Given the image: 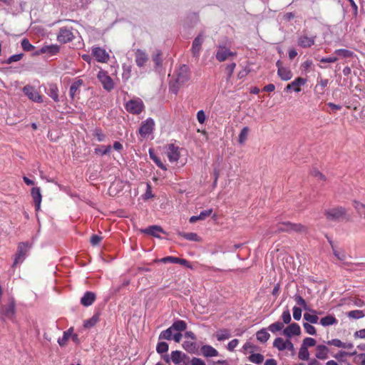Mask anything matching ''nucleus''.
I'll return each mask as SVG.
<instances>
[{"label": "nucleus", "mask_w": 365, "mask_h": 365, "mask_svg": "<svg viewBox=\"0 0 365 365\" xmlns=\"http://www.w3.org/2000/svg\"><path fill=\"white\" fill-rule=\"evenodd\" d=\"M201 352L205 357L218 356V351L210 345H204L201 347Z\"/></svg>", "instance_id": "obj_25"}, {"label": "nucleus", "mask_w": 365, "mask_h": 365, "mask_svg": "<svg viewBox=\"0 0 365 365\" xmlns=\"http://www.w3.org/2000/svg\"><path fill=\"white\" fill-rule=\"evenodd\" d=\"M302 317V309L299 307H293V317L295 320L299 321Z\"/></svg>", "instance_id": "obj_59"}, {"label": "nucleus", "mask_w": 365, "mask_h": 365, "mask_svg": "<svg viewBox=\"0 0 365 365\" xmlns=\"http://www.w3.org/2000/svg\"><path fill=\"white\" fill-rule=\"evenodd\" d=\"M328 345H332L339 348H343L344 342H342L341 340L338 339H334L328 341L327 342Z\"/></svg>", "instance_id": "obj_57"}, {"label": "nucleus", "mask_w": 365, "mask_h": 365, "mask_svg": "<svg viewBox=\"0 0 365 365\" xmlns=\"http://www.w3.org/2000/svg\"><path fill=\"white\" fill-rule=\"evenodd\" d=\"M154 128L155 122L149 118L142 123L138 130L139 134L143 138H146L153 132Z\"/></svg>", "instance_id": "obj_6"}, {"label": "nucleus", "mask_w": 365, "mask_h": 365, "mask_svg": "<svg viewBox=\"0 0 365 365\" xmlns=\"http://www.w3.org/2000/svg\"><path fill=\"white\" fill-rule=\"evenodd\" d=\"M303 327L307 334H311V335L316 334V329L314 326L311 325L309 323H304L303 324Z\"/></svg>", "instance_id": "obj_56"}, {"label": "nucleus", "mask_w": 365, "mask_h": 365, "mask_svg": "<svg viewBox=\"0 0 365 365\" xmlns=\"http://www.w3.org/2000/svg\"><path fill=\"white\" fill-rule=\"evenodd\" d=\"M286 342L287 340H284L281 337H277L274 341L273 346L279 351H284L287 349Z\"/></svg>", "instance_id": "obj_34"}, {"label": "nucleus", "mask_w": 365, "mask_h": 365, "mask_svg": "<svg viewBox=\"0 0 365 365\" xmlns=\"http://www.w3.org/2000/svg\"><path fill=\"white\" fill-rule=\"evenodd\" d=\"M190 78V69L186 65H182L177 71L176 82L182 85L187 82Z\"/></svg>", "instance_id": "obj_8"}, {"label": "nucleus", "mask_w": 365, "mask_h": 365, "mask_svg": "<svg viewBox=\"0 0 365 365\" xmlns=\"http://www.w3.org/2000/svg\"><path fill=\"white\" fill-rule=\"evenodd\" d=\"M73 38L74 35L71 29L66 27H63L60 29L59 33L57 36V40L59 42L66 43L69 41H71Z\"/></svg>", "instance_id": "obj_11"}, {"label": "nucleus", "mask_w": 365, "mask_h": 365, "mask_svg": "<svg viewBox=\"0 0 365 365\" xmlns=\"http://www.w3.org/2000/svg\"><path fill=\"white\" fill-rule=\"evenodd\" d=\"M305 227L301 224H293L289 222H282L279 224L278 230L281 232H299L305 231Z\"/></svg>", "instance_id": "obj_7"}, {"label": "nucleus", "mask_w": 365, "mask_h": 365, "mask_svg": "<svg viewBox=\"0 0 365 365\" xmlns=\"http://www.w3.org/2000/svg\"><path fill=\"white\" fill-rule=\"evenodd\" d=\"M92 54L96 61L100 63H107L110 58V56L106 51L100 47H93L92 48Z\"/></svg>", "instance_id": "obj_12"}, {"label": "nucleus", "mask_w": 365, "mask_h": 365, "mask_svg": "<svg viewBox=\"0 0 365 365\" xmlns=\"http://www.w3.org/2000/svg\"><path fill=\"white\" fill-rule=\"evenodd\" d=\"M315 36L308 37L307 36H302L299 38L298 45L302 48L311 47L314 44Z\"/></svg>", "instance_id": "obj_22"}, {"label": "nucleus", "mask_w": 365, "mask_h": 365, "mask_svg": "<svg viewBox=\"0 0 365 365\" xmlns=\"http://www.w3.org/2000/svg\"><path fill=\"white\" fill-rule=\"evenodd\" d=\"M235 66L236 64L235 63H230L226 66L225 71L229 78L232 76Z\"/></svg>", "instance_id": "obj_61"}, {"label": "nucleus", "mask_w": 365, "mask_h": 365, "mask_svg": "<svg viewBox=\"0 0 365 365\" xmlns=\"http://www.w3.org/2000/svg\"><path fill=\"white\" fill-rule=\"evenodd\" d=\"M315 356L318 359L324 360L328 358L329 349L324 345L317 346Z\"/></svg>", "instance_id": "obj_23"}, {"label": "nucleus", "mask_w": 365, "mask_h": 365, "mask_svg": "<svg viewBox=\"0 0 365 365\" xmlns=\"http://www.w3.org/2000/svg\"><path fill=\"white\" fill-rule=\"evenodd\" d=\"M182 347L188 352H193L195 349V344L191 341H184Z\"/></svg>", "instance_id": "obj_54"}, {"label": "nucleus", "mask_w": 365, "mask_h": 365, "mask_svg": "<svg viewBox=\"0 0 365 365\" xmlns=\"http://www.w3.org/2000/svg\"><path fill=\"white\" fill-rule=\"evenodd\" d=\"M23 92L32 101L36 102V103L43 102L42 96L35 89L34 87H33L30 85H26L23 88Z\"/></svg>", "instance_id": "obj_9"}, {"label": "nucleus", "mask_w": 365, "mask_h": 365, "mask_svg": "<svg viewBox=\"0 0 365 365\" xmlns=\"http://www.w3.org/2000/svg\"><path fill=\"white\" fill-rule=\"evenodd\" d=\"M329 242L332 247L334 255L341 261L345 260L346 258V253L342 250H338L335 249L331 241H330Z\"/></svg>", "instance_id": "obj_40"}, {"label": "nucleus", "mask_w": 365, "mask_h": 365, "mask_svg": "<svg viewBox=\"0 0 365 365\" xmlns=\"http://www.w3.org/2000/svg\"><path fill=\"white\" fill-rule=\"evenodd\" d=\"M284 323L281 322H274L273 324H271L269 327H268V330L270 331L272 333L274 334L279 331H281V330H283L284 329Z\"/></svg>", "instance_id": "obj_36"}, {"label": "nucleus", "mask_w": 365, "mask_h": 365, "mask_svg": "<svg viewBox=\"0 0 365 365\" xmlns=\"http://www.w3.org/2000/svg\"><path fill=\"white\" fill-rule=\"evenodd\" d=\"M256 336L257 340L263 343L266 342L270 336L269 334L267 331L265 329H262L259 331H258L256 334Z\"/></svg>", "instance_id": "obj_33"}, {"label": "nucleus", "mask_w": 365, "mask_h": 365, "mask_svg": "<svg viewBox=\"0 0 365 365\" xmlns=\"http://www.w3.org/2000/svg\"><path fill=\"white\" fill-rule=\"evenodd\" d=\"M173 329L170 327L168 329L161 331L159 335V339L170 340L173 336Z\"/></svg>", "instance_id": "obj_38"}, {"label": "nucleus", "mask_w": 365, "mask_h": 365, "mask_svg": "<svg viewBox=\"0 0 365 365\" xmlns=\"http://www.w3.org/2000/svg\"><path fill=\"white\" fill-rule=\"evenodd\" d=\"M171 327L173 331L175 330L180 332L186 329L187 324L182 320H178L172 324Z\"/></svg>", "instance_id": "obj_29"}, {"label": "nucleus", "mask_w": 365, "mask_h": 365, "mask_svg": "<svg viewBox=\"0 0 365 365\" xmlns=\"http://www.w3.org/2000/svg\"><path fill=\"white\" fill-rule=\"evenodd\" d=\"M144 108V103L140 98L130 100L125 104L127 111L135 115L140 114L143 110Z\"/></svg>", "instance_id": "obj_3"}, {"label": "nucleus", "mask_w": 365, "mask_h": 365, "mask_svg": "<svg viewBox=\"0 0 365 365\" xmlns=\"http://www.w3.org/2000/svg\"><path fill=\"white\" fill-rule=\"evenodd\" d=\"M73 332V328H70L66 331L63 332V335L61 338L58 339V343L61 346H63L66 344L67 341L71 337Z\"/></svg>", "instance_id": "obj_31"}, {"label": "nucleus", "mask_w": 365, "mask_h": 365, "mask_svg": "<svg viewBox=\"0 0 365 365\" xmlns=\"http://www.w3.org/2000/svg\"><path fill=\"white\" fill-rule=\"evenodd\" d=\"M149 155L150 158L155 163V164L161 169L166 170L167 168L165 165L161 162L160 158L157 157L152 150H149Z\"/></svg>", "instance_id": "obj_43"}, {"label": "nucleus", "mask_w": 365, "mask_h": 365, "mask_svg": "<svg viewBox=\"0 0 365 365\" xmlns=\"http://www.w3.org/2000/svg\"><path fill=\"white\" fill-rule=\"evenodd\" d=\"M59 51V46L57 45H50V46H44L41 48V49L36 53V55H39L41 53H48L50 55H55L58 53Z\"/></svg>", "instance_id": "obj_20"}, {"label": "nucleus", "mask_w": 365, "mask_h": 365, "mask_svg": "<svg viewBox=\"0 0 365 365\" xmlns=\"http://www.w3.org/2000/svg\"><path fill=\"white\" fill-rule=\"evenodd\" d=\"M148 61L149 57L145 51L141 49H137L135 51V61L138 67L141 68L145 66Z\"/></svg>", "instance_id": "obj_14"}, {"label": "nucleus", "mask_w": 365, "mask_h": 365, "mask_svg": "<svg viewBox=\"0 0 365 365\" xmlns=\"http://www.w3.org/2000/svg\"><path fill=\"white\" fill-rule=\"evenodd\" d=\"M179 235L182 237L183 238L194 242L200 241V238L196 233L194 232H179Z\"/></svg>", "instance_id": "obj_35"}, {"label": "nucleus", "mask_w": 365, "mask_h": 365, "mask_svg": "<svg viewBox=\"0 0 365 365\" xmlns=\"http://www.w3.org/2000/svg\"><path fill=\"white\" fill-rule=\"evenodd\" d=\"M301 333V329L297 323H292L283 329L282 334L287 338L298 336Z\"/></svg>", "instance_id": "obj_15"}, {"label": "nucleus", "mask_w": 365, "mask_h": 365, "mask_svg": "<svg viewBox=\"0 0 365 365\" xmlns=\"http://www.w3.org/2000/svg\"><path fill=\"white\" fill-rule=\"evenodd\" d=\"M97 78L101 83L103 88L108 91H110L114 88L115 84L110 76L105 71L101 70L97 74Z\"/></svg>", "instance_id": "obj_5"}, {"label": "nucleus", "mask_w": 365, "mask_h": 365, "mask_svg": "<svg viewBox=\"0 0 365 365\" xmlns=\"http://www.w3.org/2000/svg\"><path fill=\"white\" fill-rule=\"evenodd\" d=\"M153 61L156 66H160L162 63V52L160 50H156L152 56Z\"/></svg>", "instance_id": "obj_46"}, {"label": "nucleus", "mask_w": 365, "mask_h": 365, "mask_svg": "<svg viewBox=\"0 0 365 365\" xmlns=\"http://www.w3.org/2000/svg\"><path fill=\"white\" fill-rule=\"evenodd\" d=\"M177 261H178V257H171V256L165 257L161 258L160 259L155 260V262H163V263H168V262L177 263Z\"/></svg>", "instance_id": "obj_55"}, {"label": "nucleus", "mask_w": 365, "mask_h": 365, "mask_svg": "<svg viewBox=\"0 0 365 365\" xmlns=\"http://www.w3.org/2000/svg\"><path fill=\"white\" fill-rule=\"evenodd\" d=\"M249 360L255 364H259L264 360V356L260 354H252L250 356Z\"/></svg>", "instance_id": "obj_47"}, {"label": "nucleus", "mask_w": 365, "mask_h": 365, "mask_svg": "<svg viewBox=\"0 0 365 365\" xmlns=\"http://www.w3.org/2000/svg\"><path fill=\"white\" fill-rule=\"evenodd\" d=\"M205 36L200 34L192 41L191 52L195 58H198L202 49V45L204 42Z\"/></svg>", "instance_id": "obj_10"}, {"label": "nucleus", "mask_w": 365, "mask_h": 365, "mask_svg": "<svg viewBox=\"0 0 365 365\" xmlns=\"http://www.w3.org/2000/svg\"><path fill=\"white\" fill-rule=\"evenodd\" d=\"M185 356L186 355L182 354L180 351H174L171 353V359L175 364H180L182 360V357Z\"/></svg>", "instance_id": "obj_30"}, {"label": "nucleus", "mask_w": 365, "mask_h": 365, "mask_svg": "<svg viewBox=\"0 0 365 365\" xmlns=\"http://www.w3.org/2000/svg\"><path fill=\"white\" fill-rule=\"evenodd\" d=\"M347 316L349 318L359 319L365 317V312L364 310H352L347 313Z\"/></svg>", "instance_id": "obj_32"}, {"label": "nucleus", "mask_w": 365, "mask_h": 365, "mask_svg": "<svg viewBox=\"0 0 365 365\" xmlns=\"http://www.w3.org/2000/svg\"><path fill=\"white\" fill-rule=\"evenodd\" d=\"M212 209H209V210H204V211L201 212L200 213V215H198L200 220H205L207 217H209L212 214Z\"/></svg>", "instance_id": "obj_62"}, {"label": "nucleus", "mask_w": 365, "mask_h": 365, "mask_svg": "<svg viewBox=\"0 0 365 365\" xmlns=\"http://www.w3.org/2000/svg\"><path fill=\"white\" fill-rule=\"evenodd\" d=\"M353 206L359 214L361 215L363 210L365 209V204L358 200L353 201Z\"/></svg>", "instance_id": "obj_49"}, {"label": "nucleus", "mask_w": 365, "mask_h": 365, "mask_svg": "<svg viewBox=\"0 0 365 365\" xmlns=\"http://www.w3.org/2000/svg\"><path fill=\"white\" fill-rule=\"evenodd\" d=\"M47 94L55 101L58 102V88L56 84L50 85Z\"/></svg>", "instance_id": "obj_27"}, {"label": "nucleus", "mask_w": 365, "mask_h": 365, "mask_svg": "<svg viewBox=\"0 0 365 365\" xmlns=\"http://www.w3.org/2000/svg\"><path fill=\"white\" fill-rule=\"evenodd\" d=\"M337 322V319L333 315H327L320 319V324L323 327L336 324Z\"/></svg>", "instance_id": "obj_28"}, {"label": "nucleus", "mask_w": 365, "mask_h": 365, "mask_svg": "<svg viewBox=\"0 0 365 365\" xmlns=\"http://www.w3.org/2000/svg\"><path fill=\"white\" fill-rule=\"evenodd\" d=\"M277 75L282 81H289L292 78V73L289 68L283 67L277 70Z\"/></svg>", "instance_id": "obj_26"}, {"label": "nucleus", "mask_w": 365, "mask_h": 365, "mask_svg": "<svg viewBox=\"0 0 365 365\" xmlns=\"http://www.w3.org/2000/svg\"><path fill=\"white\" fill-rule=\"evenodd\" d=\"M99 320L98 314H94L91 319L86 320L84 322V327L90 329L93 327Z\"/></svg>", "instance_id": "obj_39"}, {"label": "nucleus", "mask_w": 365, "mask_h": 365, "mask_svg": "<svg viewBox=\"0 0 365 365\" xmlns=\"http://www.w3.org/2000/svg\"><path fill=\"white\" fill-rule=\"evenodd\" d=\"M156 351L158 354H163L168 351V344L166 342H159L156 346Z\"/></svg>", "instance_id": "obj_48"}, {"label": "nucleus", "mask_w": 365, "mask_h": 365, "mask_svg": "<svg viewBox=\"0 0 365 365\" xmlns=\"http://www.w3.org/2000/svg\"><path fill=\"white\" fill-rule=\"evenodd\" d=\"M316 343L317 341L311 337H307L303 340L302 345L306 348H308L315 346Z\"/></svg>", "instance_id": "obj_51"}, {"label": "nucleus", "mask_w": 365, "mask_h": 365, "mask_svg": "<svg viewBox=\"0 0 365 365\" xmlns=\"http://www.w3.org/2000/svg\"><path fill=\"white\" fill-rule=\"evenodd\" d=\"M307 83V80L305 78L298 77L292 83H289L285 90L289 91L292 88L296 92H299L301 91L300 86H304Z\"/></svg>", "instance_id": "obj_18"}, {"label": "nucleus", "mask_w": 365, "mask_h": 365, "mask_svg": "<svg viewBox=\"0 0 365 365\" xmlns=\"http://www.w3.org/2000/svg\"><path fill=\"white\" fill-rule=\"evenodd\" d=\"M281 318L283 321L282 323H284V324H289L291 322L292 317H291L289 310L288 309H287L286 310H284L282 312Z\"/></svg>", "instance_id": "obj_53"}, {"label": "nucleus", "mask_w": 365, "mask_h": 365, "mask_svg": "<svg viewBox=\"0 0 365 365\" xmlns=\"http://www.w3.org/2000/svg\"><path fill=\"white\" fill-rule=\"evenodd\" d=\"M142 232L145 234L155 237H160V234L163 233L164 231L161 228V227L158 225L150 226L148 228L143 230Z\"/></svg>", "instance_id": "obj_21"}, {"label": "nucleus", "mask_w": 365, "mask_h": 365, "mask_svg": "<svg viewBox=\"0 0 365 365\" xmlns=\"http://www.w3.org/2000/svg\"><path fill=\"white\" fill-rule=\"evenodd\" d=\"M143 197L144 200H148L150 198L153 197V195L152 194V190H151V186L150 184H147L146 191H145V194L143 195Z\"/></svg>", "instance_id": "obj_60"}, {"label": "nucleus", "mask_w": 365, "mask_h": 365, "mask_svg": "<svg viewBox=\"0 0 365 365\" xmlns=\"http://www.w3.org/2000/svg\"><path fill=\"white\" fill-rule=\"evenodd\" d=\"M96 299V294L91 292H87L81 299V304L85 307L91 305Z\"/></svg>", "instance_id": "obj_24"}, {"label": "nucleus", "mask_w": 365, "mask_h": 365, "mask_svg": "<svg viewBox=\"0 0 365 365\" xmlns=\"http://www.w3.org/2000/svg\"><path fill=\"white\" fill-rule=\"evenodd\" d=\"M16 308L15 301L14 298L9 299L7 304L3 306L1 309L0 314L2 319H12L15 316Z\"/></svg>", "instance_id": "obj_2"}, {"label": "nucleus", "mask_w": 365, "mask_h": 365, "mask_svg": "<svg viewBox=\"0 0 365 365\" xmlns=\"http://www.w3.org/2000/svg\"><path fill=\"white\" fill-rule=\"evenodd\" d=\"M23 57V54L22 53H19V54H15V55H13V56H11L6 61V63L10 64L13 62H16V61H20Z\"/></svg>", "instance_id": "obj_58"}, {"label": "nucleus", "mask_w": 365, "mask_h": 365, "mask_svg": "<svg viewBox=\"0 0 365 365\" xmlns=\"http://www.w3.org/2000/svg\"><path fill=\"white\" fill-rule=\"evenodd\" d=\"M334 53L343 58H351L354 55L351 51L347 49H336L334 51Z\"/></svg>", "instance_id": "obj_45"}, {"label": "nucleus", "mask_w": 365, "mask_h": 365, "mask_svg": "<svg viewBox=\"0 0 365 365\" xmlns=\"http://www.w3.org/2000/svg\"><path fill=\"white\" fill-rule=\"evenodd\" d=\"M250 129L248 127H244L239 135L238 142L243 144L247 139Z\"/></svg>", "instance_id": "obj_44"}, {"label": "nucleus", "mask_w": 365, "mask_h": 365, "mask_svg": "<svg viewBox=\"0 0 365 365\" xmlns=\"http://www.w3.org/2000/svg\"><path fill=\"white\" fill-rule=\"evenodd\" d=\"M83 85V81L81 79H78L71 84L69 90V96L71 99H74L75 96L79 93L80 88Z\"/></svg>", "instance_id": "obj_19"}, {"label": "nucleus", "mask_w": 365, "mask_h": 365, "mask_svg": "<svg viewBox=\"0 0 365 365\" xmlns=\"http://www.w3.org/2000/svg\"><path fill=\"white\" fill-rule=\"evenodd\" d=\"M21 46L22 48L26 51H30L34 48V46L30 43L29 41L27 38H24L21 41Z\"/></svg>", "instance_id": "obj_52"}, {"label": "nucleus", "mask_w": 365, "mask_h": 365, "mask_svg": "<svg viewBox=\"0 0 365 365\" xmlns=\"http://www.w3.org/2000/svg\"><path fill=\"white\" fill-rule=\"evenodd\" d=\"M31 247L32 243L29 242H21L18 244L17 251L14 255L12 267H15L24 261Z\"/></svg>", "instance_id": "obj_1"}, {"label": "nucleus", "mask_w": 365, "mask_h": 365, "mask_svg": "<svg viewBox=\"0 0 365 365\" xmlns=\"http://www.w3.org/2000/svg\"><path fill=\"white\" fill-rule=\"evenodd\" d=\"M298 357L299 359L303 361H307L309 359V352L308 351V348H306L301 345V347L299 351Z\"/></svg>", "instance_id": "obj_37"}, {"label": "nucleus", "mask_w": 365, "mask_h": 365, "mask_svg": "<svg viewBox=\"0 0 365 365\" xmlns=\"http://www.w3.org/2000/svg\"><path fill=\"white\" fill-rule=\"evenodd\" d=\"M31 196L34 202L36 210L38 211L41 207V203L42 200V195L41 193L40 187H33L31 189Z\"/></svg>", "instance_id": "obj_17"}, {"label": "nucleus", "mask_w": 365, "mask_h": 365, "mask_svg": "<svg viewBox=\"0 0 365 365\" xmlns=\"http://www.w3.org/2000/svg\"><path fill=\"white\" fill-rule=\"evenodd\" d=\"M197 119L198 122L201 124L204 123L206 120V115L205 114V112L201 110H199L197 113Z\"/></svg>", "instance_id": "obj_63"}, {"label": "nucleus", "mask_w": 365, "mask_h": 365, "mask_svg": "<svg viewBox=\"0 0 365 365\" xmlns=\"http://www.w3.org/2000/svg\"><path fill=\"white\" fill-rule=\"evenodd\" d=\"M235 53L232 52L225 46H219L215 56L217 61L222 62L229 59L230 57L235 56Z\"/></svg>", "instance_id": "obj_13"}, {"label": "nucleus", "mask_w": 365, "mask_h": 365, "mask_svg": "<svg viewBox=\"0 0 365 365\" xmlns=\"http://www.w3.org/2000/svg\"><path fill=\"white\" fill-rule=\"evenodd\" d=\"M230 331L227 329H222L216 333V337L218 341H223L230 337Z\"/></svg>", "instance_id": "obj_41"}, {"label": "nucleus", "mask_w": 365, "mask_h": 365, "mask_svg": "<svg viewBox=\"0 0 365 365\" xmlns=\"http://www.w3.org/2000/svg\"><path fill=\"white\" fill-rule=\"evenodd\" d=\"M346 210L342 207L330 208L325 211V216L329 220L337 221L342 219L346 215Z\"/></svg>", "instance_id": "obj_4"}, {"label": "nucleus", "mask_w": 365, "mask_h": 365, "mask_svg": "<svg viewBox=\"0 0 365 365\" xmlns=\"http://www.w3.org/2000/svg\"><path fill=\"white\" fill-rule=\"evenodd\" d=\"M191 364L192 365H205V363L201 359L194 357L191 360Z\"/></svg>", "instance_id": "obj_64"}, {"label": "nucleus", "mask_w": 365, "mask_h": 365, "mask_svg": "<svg viewBox=\"0 0 365 365\" xmlns=\"http://www.w3.org/2000/svg\"><path fill=\"white\" fill-rule=\"evenodd\" d=\"M167 156L171 163L177 162L180 158V152L178 147L170 144L168 147Z\"/></svg>", "instance_id": "obj_16"}, {"label": "nucleus", "mask_w": 365, "mask_h": 365, "mask_svg": "<svg viewBox=\"0 0 365 365\" xmlns=\"http://www.w3.org/2000/svg\"><path fill=\"white\" fill-rule=\"evenodd\" d=\"M132 66L130 65H123L122 77L125 81H128L131 76Z\"/></svg>", "instance_id": "obj_42"}, {"label": "nucleus", "mask_w": 365, "mask_h": 365, "mask_svg": "<svg viewBox=\"0 0 365 365\" xmlns=\"http://www.w3.org/2000/svg\"><path fill=\"white\" fill-rule=\"evenodd\" d=\"M304 319L311 324H316L318 322V317L316 314H311L309 313H305L304 314Z\"/></svg>", "instance_id": "obj_50"}]
</instances>
